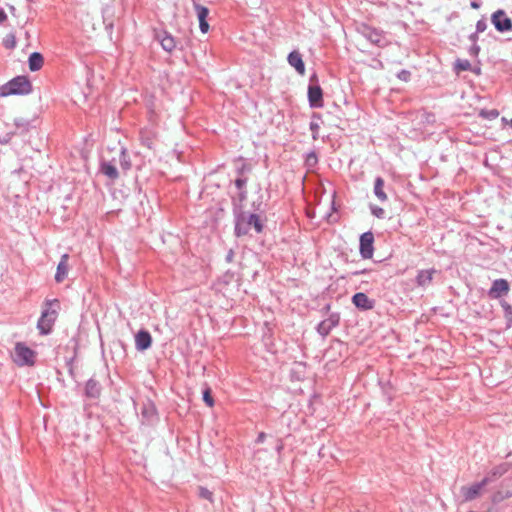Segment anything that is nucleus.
Segmentation results:
<instances>
[{"instance_id": "nucleus-1", "label": "nucleus", "mask_w": 512, "mask_h": 512, "mask_svg": "<svg viewBox=\"0 0 512 512\" xmlns=\"http://www.w3.org/2000/svg\"><path fill=\"white\" fill-rule=\"evenodd\" d=\"M234 234L236 237H243L253 229L257 234L264 230V223L258 213L245 211L239 206L233 209Z\"/></svg>"}, {"instance_id": "nucleus-2", "label": "nucleus", "mask_w": 512, "mask_h": 512, "mask_svg": "<svg viewBox=\"0 0 512 512\" xmlns=\"http://www.w3.org/2000/svg\"><path fill=\"white\" fill-rule=\"evenodd\" d=\"M60 302L58 299H47L44 302L37 328L41 335H48L57 319Z\"/></svg>"}, {"instance_id": "nucleus-3", "label": "nucleus", "mask_w": 512, "mask_h": 512, "mask_svg": "<svg viewBox=\"0 0 512 512\" xmlns=\"http://www.w3.org/2000/svg\"><path fill=\"white\" fill-rule=\"evenodd\" d=\"M32 92V84L26 76H16L0 87V96L28 95Z\"/></svg>"}, {"instance_id": "nucleus-4", "label": "nucleus", "mask_w": 512, "mask_h": 512, "mask_svg": "<svg viewBox=\"0 0 512 512\" xmlns=\"http://www.w3.org/2000/svg\"><path fill=\"white\" fill-rule=\"evenodd\" d=\"M307 96L311 108H322L324 106L323 90L319 85L316 73H313L309 78Z\"/></svg>"}, {"instance_id": "nucleus-5", "label": "nucleus", "mask_w": 512, "mask_h": 512, "mask_svg": "<svg viewBox=\"0 0 512 512\" xmlns=\"http://www.w3.org/2000/svg\"><path fill=\"white\" fill-rule=\"evenodd\" d=\"M14 362L18 366H33L35 364L36 352L23 342H17L14 348Z\"/></svg>"}, {"instance_id": "nucleus-6", "label": "nucleus", "mask_w": 512, "mask_h": 512, "mask_svg": "<svg viewBox=\"0 0 512 512\" xmlns=\"http://www.w3.org/2000/svg\"><path fill=\"white\" fill-rule=\"evenodd\" d=\"M359 31L372 44L378 47L386 46L387 41L382 30L364 24L360 27Z\"/></svg>"}, {"instance_id": "nucleus-7", "label": "nucleus", "mask_w": 512, "mask_h": 512, "mask_svg": "<svg viewBox=\"0 0 512 512\" xmlns=\"http://www.w3.org/2000/svg\"><path fill=\"white\" fill-rule=\"evenodd\" d=\"M491 22L495 29L500 33L512 31V20L502 9L495 11L491 15Z\"/></svg>"}, {"instance_id": "nucleus-8", "label": "nucleus", "mask_w": 512, "mask_h": 512, "mask_svg": "<svg viewBox=\"0 0 512 512\" xmlns=\"http://www.w3.org/2000/svg\"><path fill=\"white\" fill-rule=\"evenodd\" d=\"M359 252L363 259H371L374 253V235L371 231L364 232L359 240Z\"/></svg>"}, {"instance_id": "nucleus-9", "label": "nucleus", "mask_w": 512, "mask_h": 512, "mask_svg": "<svg viewBox=\"0 0 512 512\" xmlns=\"http://www.w3.org/2000/svg\"><path fill=\"white\" fill-rule=\"evenodd\" d=\"M340 324V314L338 312L330 313L329 316L321 321L316 331L323 338L329 335V333Z\"/></svg>"}, {"instance_id": "nucleus-10", "label": "nucleus", "mask_w": 512, "mask_h": 512, "mask_svg": "<svg viewBox=\"0 0 512 512\" xmlns=\"http://www.w3.org/2000/svg\"><path fill=\"white\" fill-rule=\"evenodd\" d=\"M490 483V478H483L480 482H476L471 486H463L461 488V494L466 501H471L476 499L481 490Z\"/></svg>"}, {"instance_id": "nucleus-11", "label": "nucleus", "mask_w": 512, "mask_h": 512, "mask_svg": "<svg viewBox=\"0 0 512 512\" xmlns=\"http://www.w3.org/2000/svg\"><path fill=\"white\" fill-rule=\"evenodd\" d=\"M509 290L510 285L506 279H496L492 282L491 288L488 291V296L492 299H498L507 295Z\"/></svg>"}, {"instance_id": "nucleus-12", "label": "nucleus", "mask_w": 512, "mask_h": 512, "mask_svg": "<svg viewBox=\"0 0 512 512\" xmlns=\"http://www.w3.org/2000/svg\"><path fill=\"white\" fill-rule=\"evenodd\" d=\"M353 305L360 311H369L375 307V300L369 298L365 293L358 292L352 296Z\"/></svg>"}, {"instance_id": "nucleus-13", "label": "nucleus", "mask_w": 512, "mask_h": 512, "mask_svg": "<svg viewBox=\"0 0 512 512\" xmlns=\"http://www.w3.org/2000/svg\"><path fill=\"white\" fill-rule=\"evenodd\" d=\"M193 8L197 13V17L199 20V28L202 33H207L209 31V23L207 22V17L209 15V9L199 3V0H195L193 2Z\"/></svg>"}, {"instance_id": "nucleus-14", "label": "nucleus", "mask_w": 512, "mask_h": 512, "mask_svg": "<svg viewBox=\"0 0 512 512\" xmlns=\"http://www.w3.org/2000/svg\"><path fill=\"white\" fill-rule=\"evenodd\" d=\"M102 393V386L99 381L94 378H90L84 388L85 397L93 400H97L100 398Z\"/></svg>"}, {"instance_id": "nucleus-15", "label": "nucleus", "mask_w": 512, "mask_h": 512, "mask_svg": "<svg viewBox=\"0 0 512 512\" xmlns=\"http://www.w3.org/2000/svg\"><path fill=\"white\" fill-rule=\"evenodd\" d=\"M157 416V410L154 403L151 400L143 402L141 407L142 423L151 424Z\"/></svg>"}, {"instance_id": "nucleus-16", "label": "nucleus", "mask_w": 512, "mask_h": 512, "mask_svg": "<svg viewBox=\"0 0 512 512\" xmlns=\"http://www.w3.org/2000/svg\"><path fill=\"white\" fill-rule=\"evenodd\" d=\"M152 337L149 331L141 329L135 335V347L138 351H145L151 347Z\"/></svg>"}, {"instance_id": "nucleus-17", "label": "nucleus", "mask_w": 512, "mask_h": 512, "mask_svg": "<svg viewBox=\"0 0 512 512\" xmlns=\"http://www.w3.org/2000/svg\"><path fill=\"white\" fill-rule=\"evenodd\" d=\"M156 39L159 41L161 47L171 53L176 48L175 38L167 31H160L156 34Z\"/></svg>"}, {"instance_id": "nucleus-18", "label": "nucleus", "mask_w": 512, "mask_h": 512, "mask_svg": "<svg viewBox=\"0 0 512 512\" xmlns=\"http://www.w3.org/2000/svg\"><path fill=\"white\" fill-rule=\"evenodd\" d=\"M99 171L113 182L119 178V172L113 161L102 159Z\"/></svg>"}, {"instance_id": "nucleus-19", "label": "nucleus", "mask_w": 512, "mask_h": 512, "mask_svg": "<svg viewBox=\"0 0 512 512\" xmlns=\"http://www.w3.org/2000/svg\"><path fill=\"white\" fill-rule=\"evenodd\" d=\"M287 61H288L289 65L294 67L295 70L300 75L305 74V64H304V61L302 59V55L300 54V52H298L296 50L290 52L287 57Z\"/></svg>"}, {"instance_id": "nucleus-20", "label": "nucleus", "mask_w": 512, "mask_h": 512, "mask_svg": "<svg viewBox=\"0 0 512 512\" xmlns=\"http://www.w3.org/2000/svg\"><path fill=\"white\" fill-rule=\"evenodd\" d=\"M436 272L437 271L434 268L426 269V270H419L417 273L416 279H415L417 285L420 287L429 286L432 283L433 275Z\"/></svg>"}, {"instance_id": "nucleus-21", "label": "nucleus", "mask_w": 512, "mask_h": 512, "mask_svg": "<svg viewBox=\"0 0 512 512\" xmlns=\"http://www.w3.org/2000/svg\"><path fill=\"white\" fill-rule=\"evenodd\" d=\"M68 259H69L68 254H63L61 256V259H60V262L58 263L57 271L55 274V281L57 283H61L67 277L68 270H69Z\"/></svg>"}, {"instance_id": "nucleus-22", "label": "nucleus", "mask_w": 512, "mask_h": 512, "mask_svg": "<svg viewBox=\"0 0 512 512\" xmlns=\"http://www.w3.org/2000/svg\"><path fill=\"white\" fill-rule=\"evenodd\" d=\"M384 179L380 176L375 178L373 192L377 199L381 202L387 201L388 197L384 191Z\"/></svg>"}, {"instance_id": "nucleus-23", "label": "nucleus", "mask_w": 512, "mask_h": 512, "mask_svg": "<svg viewBox=\"0 0 512 512\" xmlns=\"http://www.w3.org/2000/svg\"><path fill=\"white\" fill-rule=\"evenodd\" d=\"M43 63H44V58L41 53L33 52L30 54L29 59H28V65H29V69L32 72H36V71L40 70L43 66Z\"/></svg>"}, {"instance_id": "nucleus-24", "label": "nucleus", "mask_w": 512, "mask_h": 512, "mask_svg": "<svg viewBox=\"0 0 512 512\" xmlns=\"http://www.w3.org/2000/svg\"><path fill=\"white\" fill-rule=\"evenodd\" d=\"M510 468V464L509 463H501L500 465L498 466H495L488 474L485 478H490V482L496 480L497 478L501 477L502 475H504L505 473L508 472Z\"/></svg>"}, {"instance_id": "nucleus-25", "label": "nucleus", "mask_w": 512, "mask_h": 512, "mask_svg": "<svg viewBox=\"0 0 512 512\" xmlns=\"http://www.w3.org/2000/svg\"><path fill=\"white\" fill-rule=\"evenodd\" d=\"M321 121H322L321 114L314 112L311 116V122L309 124V129L312 132L313 140H317L319 138V129H320Z\"/></svg>"}, {"instance_id": "nucleus-26", "label": "nucleus", "mask_w": 512, "mask_h": 512, "mask_svg": "<svg viewBox=\"0 0 512 512\" xmlns=\"http://www.w3.org/2000/svg\"><path fill=\"white\" fill-rule=\"evenodd\" d=\"M119 164L125 173L129 171L132 167L131 159L128 153L127 148L121 147L120 154H119Z\"/></svg>"}, {"instance_id": "nucleus-27", "label": "nucleus", "mask_w": 512, "mask_h": 512, "mask_svg": "<svg viewBox=\"0 0 512 512\" xmlns=\"http://www.w3.org/2000/svg\"><path fill=\"white\" fill-rule=\"evenodd\" d=\"M140 141L141 144L149 149L153 148L154 145V136L152 132L148 130H141L140 131Z\"/></svg>"}, {"instance_id": "nucleus-28", "label": "nucleus", "mask_w": 512, "mask_h": 512, "mask_svg": "<svg viewBox=\"0 0 512 512\" xmlns=\"http://www.w3.org/2000/svg\"><path fill=\"white\" fill-rule=\"evenodd\" d=\"M14 125L19 132L24 133L29 131V129L32 127V122L28 119L16 118L14 120Z\"/></svg>"}, {"instance_id": "nucleus-29", "label": "nucleus", "mask_w": 512, "mask_h": 512, "mask_svg": "<svg viewBox=\"0 0 512 512\" xmlns=\"http://www.w3.org/2000/svg\"><path fill=\"white\" fill-rule=\"evenodd\" d=\"M248 191L245 190H239L238 196L232 198V210L235 208V206H239L244 209V202L247 199Z\"/></svg>"}, {"instance_id": "nucleus-30", "label": "nucleus", "mask_w": 512, "mask_h": 512, "mask_svg": "<svg viewBox=\"0 0 512 512\" xmlns=\"http://www.w3.org/2000/svg\"><path fill=\"white\" fill-rule=\"evenodd\" d=\"M501 307L504 312V317L507 322V327H511V325H512V306L508 302L503 300V301H501Z\"/></svg>"}, {"instance_id": "nucleus-31", "label": "nucleus", "mask_w": 512, "mask_h": 512, "mask_svg": "<svg viewBox=\"0 0 512 512\" xmlns=\"http://www.w3.org/2000/svg\"><path fill=\"white\" fill-rule=\"evenodd\" d=\"M454 69L457 71V72H460V71H468L471 69V63L464 59H457L455 61V64H454Z\"/></svg>"}, {"instance_id": "nucleus-32", "label": "nucleus", "mask_w": 512, "mask_h": 512, "mask_svg": "<svg viewBox=\"0 0 512 512\" xmlns=\"http://www.w3.org/2000/svg\"><path fill=\"white\" fill-rule=\"evenodd\" d=\"M318 163L317 154L314 151H311L306 154L305 157V165L309 168H313Z\"/></svg>"}, {"instance_id": "nucleus-33", "label": "nucleus", "mask_w": 512, "mask_h": 512, "mask_svg": "<svg viewBox=\"0 0 512 512\" xmlns=\"http://www.w3.org/2000/svg\"><path fill=\"white\" fill-rule=\"evenodd\" d=\"M198 496L202 499L209 500L210 502L213 501V493L206 487L201 486L198 488Z\"/></svg>"}, {"instance_id": "nucleus-34", "label": "nucleus", "mask_w": 512, "mask_h": 512, "mask_svg": "<svg viewBox=\"0 0 512 512\" xmlns=\"http://www.w3.org/2000/svg\"><path fill=\"white\" fill-rule=\"evenodd\" d=\"M371 214L379 219L385 218V210L377 205H370Z\"/></svg>"}, {"instance_id": "nucleus-35", "label": "nucleus", "mask_w": 512, "mask_h": 512, "mask_svg": "<svg viewBox=\"0 0 512 512\" xmlns=\"http://www.w3.org/2000/svg\"><path fill=\"white\" fill-rule=\"evenodd\" d=\"M203 401L206 403L207 406L212 407L214 405V399L211 394L210 388H206L203 391Z\"/></svg>"}, {"instance_id": "nucleus-36", "label": "nucleus", "mask_w": 512, "mask_h": 512, "mask_svg": "<svg viewBox=\"0 0 512 512\" xmlns=\"http://www.w3.org/2000/svg\"><path fill=\"white\" fill-rule=\"evenodd\" d=\"M248 179L246 177H237L235 179V186L238 190H245Z\"/></svg>"}, {"instance_id": "nucleus-37", "label": "nucleus", "mask_w": 512, "mask_h": 512, "mask_svg": "<svg viewBox=\"0 0 512 512\" xmlns=\"http://www.w3.org/2000/svg\"><path fill=\"white\" fill-rule=\"evenodd\" d=\"M262 206H263V201H262L261 197H259V199L257 201H253L251 204V207L254 211L253 213H258L260 215V213L264 212V210L262 209Z\"/></svg>"}, {"instance_id": "nucleus-38", "label": "nucleus", "mask_w": 512, "mask_h": 512, "mask_svg": "<svg viewBox=\"0 0 512 512\" xmlns=\"http://www.w3.org/2000/svg\"><path fill=\"white\" fill-rule=\"evenodd\" d=\"M4 46L7 48V49H13L15 46H16V40H15V36L14 35H8L5 39H4Z\"/></svg>"}, {"instance_id": "nucleus-39", "label": "nucleus", "mask_w": 512, "mask_h": 512, "mask_svg": "<svg viewBox=\"0 0 512 512\" xmlns=\"http://www.w3.org/2000/svg\"><path fill=\"white\" fill-rule=\"evenodd\" d=\"M397 78L401 81L408 82L411 79V72L406 69H402L397 73Z\"/></svg>"}, {"instance_id": "nucleus-40", "label": "nucleus", "mask_w": 512, "mask_h": 512, "mask_svg": "<svg viewBox=\"0 0 512 512\" xmlns=\"http://www.w3.org/2000/svg\"><path fill=\"white\" fill-rule=\"evenodd\" d=\"M487 28V23H486V20L485 19H480L477 21L476 23V32L478 33H482L486 30Z\"/></svg>"}, {"instance_id": "nucleus-41", "label": "nucleus", "mask_w": 512, "mask_h": 512, "mask_svg": "<svg viewBox=\"0 0 512 512\" xmlns=\"http://www.w3.org/2000/svg\"><path fill=\"white\" fill-rule=\"evenodd\" d=\"M480 52V47L477 45V43L472 44V46L469 49V54L471 56H477Z\"/></svg>"}, {"instance_id": "nucleus-42", "label": "nucleus", "mask_w": 512, "mask_h": 512, "mask_svg": "<svg viewBox=\"0 0 512 512\" xmlns=\"http://www.w3.org/2000/svg\"><path fill=\"white\" fill-rule=\"evenodd\" d=\"M249 170L250 168L246 164H243L241 167L237 168L236 172L238 174V177H244V172Z\"/></svg>"}, {"instance_id": "nucleus-43", "label": "nucleus", "mask_w": 512, "mask_h": 512, "mask_svg": "<svg viewBox=\"0 0 512 512\" xmlns=\"http://www.w3.org/2000/svg\"><path fill=\"white\" fill-rule=\"evenodd\" d=\"M234 255H235V253H234L233 249H230L225 256L226 262L231 263L234 259Z\"/></svg>"}, {"instance_id": "nucleus-44", "label": "nucleus", "mask_w": 512, "mask_h": 512, "mask_svg": "<svg viewBox=\"0 0 512 512\" xmlns=\"http://www.w3.org/2000/svg\"><path fill=\"white\" fill-rule=\"evenodd\" d=\"M284 449V443L281 439L277 441V445L275 447V450L278 454H281L282 450Z\"/></svg>"}, {"instance_id": "nucleus-45", "label": "nucleus", "mask_w": 512, "mask_h": 512, "mask_svg": "<svg viewBox=\"0 0 512 512\" xmlns=\"http://www.w3.org/2000/svg\"><path fill=\"white\" fill-rule=\"evenodd\" d=\"M266 439V434L264 432H260L256 438V443L257 444H260V443H263Z\"/></svg>"}, {"instance_id": "nucleus-46", "label": "nucleus", "mask_w": 512, "mask_h": 512, "mask_svg": "<svg viewBox=\"0 0 512 512\" xmlns=\"http://www.w3.org/2000/svg\"><path fill=\"white\" fill-rule=\"evenodd\" d=\"M498 116H499V112H498L497 110H495V109L490 110V111L488 112V117H489L490 119H495V118H497Z\"/></svg>"}, {"instance_id": "nucleus-47", "label": "nucleus", "mask_w": 512, "mask_h": 512, "mask_svg": "<svg viewBox=\"0 0 512 512\" xmlns=\"http://www.w3.org/2000/svg\"><path fill=\"white\" fill-rule=\"evenodd\" d=\"M469 40L472 42V44L477 43L478 40V32H474L469 36Z\"/></svg>"}, {"instance_id": "nucleus-48", "label": "nucleus", "mask_w": 512, "mask_h": 512, "mask_svg": "<svg viewBox=\"0 0 512 512\" xmlns=\"http://www.w3.org/2000/svg\"><path fill=\"white\" fill-rule=\"evenodd\" d=\"M7 19V15L5 11L0 8V24L3 23Z\"/></svg>"}, {"instance_id": "nucleus-49", "label": "nucleus", "mask_w": 512, "mask_h": 512, "mask_svg": "<svg viewBox=\"0 0 512 512\" xmlns=\"http://www.w3.org/2000/svg\"><path fill=\"white\" fill-rule=\"evenodd\" d=\"M470 6H471L473 9H478V8H480V3H479V2H477L476 0H473V1H471Z\"/></svg>"}, {"instance_id": "nucleus-50", "label": "nucleus", "mask_w": 512, "mask_h": 512, "mask_svg": "<svg viewBox=\"0 0 512 512\" xmlns=\"http://www.w3.org/2000/svg\"><path fill=\"white\" fill-rule=\"evenodd\" d=\"M367 272H368L367 269L357 270V271L352 272V275L357 276V275L365 274Z\"/></svg>"}, {"instance_id": "nucleus-51", "label": "nucleus", "mask_w": 512, "mask_h": 512, "mask_svg": "<svg viewBox=\"0 0 512 512\" xmlns=\"http://www.w3.org/2000/svg\"><path fill=\"white\" fill-rule=\"evenodd\" d=\"M323 310H325V311H327V312H328V311L330 310V304H327V305L323 308Z\"/></svg>"}, {"instance_id": "nucleus-52", "label": "nucleus", "mask_w": 512, "mask_h": 512, "mask_svg": "<svg viewBox=\"0 0 512 512\" xmlns=\"http://www.w3.org/2000/svg\"><path fill=\"white\" fill-rule=\"evenodd\" d=\"M10 11H11L12 13L15 11L14 6H11V7H10Z\"/></svg>"}, {"instance_id": "nucleus-53", "label": "nucleus", "mask_w": 512, "mask_h": 512, "mask_svg": "<svg viewBox=\"0 0 512 512\" xmlns=\"http://www.w3.org/2000/svg\"><path fill=\"white\" fill-rule=\"evenodd\" d=\"M511 127H512V119H511Z\"/></svg>"}, {"instance_id": "nucleus-54", "label": "nucleus", "mask_w": 512, "mask_h": 512, "mask_svg": "<svg viewBox=\"0 0 512 512\" xmlns=\"http://www.w3.org/2000/svg\"><path fill=\"white\" fill-rule=\"evenodd\" d=\"M192 2H195V0H191Z\"/></svg>"}]
</instances>
